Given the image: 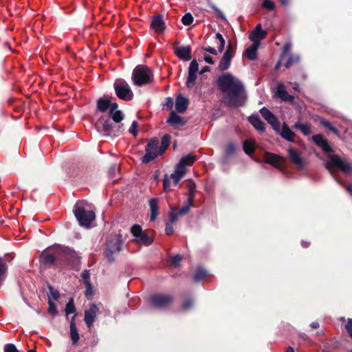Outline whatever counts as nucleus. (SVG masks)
Here are the masks:
<instances>
[{
    "label": "nucleus",
    "mask_w": 352,
    "mask_h": 352,
    "mask_svg": "<svg viewBox=\"0 0 352 352\" xmlns=\"http://www.w3.org/2000/svg\"><path fill=\"white\" fill-rule=\"evenodd\" d=\"M219 89L226 95L225 104L230 107H239L245 105L247 94L243 84L234 78L231 74L220 76L217 79Z\"/></svg>",
    "instance_id": "f257e3e1"
},
{
    "label": "nucleus",
    "mask_w": 352,
    "mask_h": 352,
    "mask_svg": "<svg viewBox=\"0 0 352 352\" xmlns=\"http://www.w3.org/2000/svg\"><path fill=\"white\" fill-rule=\"evenodd\" d=\"M329 161L325 163V168L329 170L331 175L334 177L336 182L341 186L345 184V182L341 179L338 178L335 175L333 169V166L339 168L340 170L344 173V174H349L352 172V162L348 160H343L338 155H329Z\"/></svg>",
    "instance_id": "f03ea898"
},
{
    "label": "nucleus",
    "mask_w": 352,
    "mask_h": 352,
    "mask_svg": "<svg viewBox=\"0 0 352 352\" xmlns=\"http://www.w3.org/2000/svg\"><path fill=\"white\" fill-rule=\"evenodd\" d=\"M58 267L69 269L78 263V257L72 249L58 245Z\"/></svg>",
    "instance_id": "7ed1b4c3"
},
{
    "label": "nucleus",
    "mask_w": 352,
    "mask_h": 352,
    "mask_svg": "<svg viewBox=\"0 0 352 352\" xmlns=\"http://www.w3.org/2000/svg\"><path fill=\"white\" fill-rule=\"evenodd\" d=\"M95 126L104 136L118 137L121 134L122 124H113L109 116H102L97 120Z\"/></svg>",
    "instance_id": "20e7f679"
},
{
    "label": "nucleus",
    "mask_w": 352,
    "mask_h": 352,
    "mask_svg": "<svg viewBox=\"0 0 352 352\" xmlns=\"http://www.w3.org/2000/svg\"><path fill=\"white\" fill-rule=\"evenodd\" d=\"M132 80L135 85L141 87L151 83L153 80V74L147 66L138 65L133 71Z\"/></svg>",
    "instance_id": "39448f33"
},
{
    "label": "nucleus",
    "mask_w": 352,
    "mask_h": 352,
    "mask_svg": "<svg viewBox=\"0 0 352 352\" xmlns=\"http://www.w3.org/2000/svg\"><path fill=\"white\" fill-rule=\"evenodd\" d=\"M73 212L80 226L88 228L95 219V213L91 210L86 209L81 201L76 203Z\"/></svg>",
    "instance_id": "423d86ee"
},
{
    "label": "nucleus",
    "mask_w": 352,
    "mask_h": 352,
    "mask_svg": "<svg viewBox=\"0 0 352 352\" xmlns=\"http://www.w3.org/2000/svg\"><path fill=\"white\" fill-rule=\"evenodd\" d=\"M116 96L123 101H131L133 98V92L129 83L122 78H117L113 83Z\"/></svg>",
    "instance_id": "0eeeda50"
},
{
    "label": "nucleus",
    "mask_w": 352,
    "mask_h": 352,
    "mask_svg": "<svg viewBox=\"0 0 352 352\" xmlns=\"http://www.w3.org/2000/svg\"><path fill=\"white\" fill-rule=\"evenodd\" d=\"M58 245L49 247L43 250L40 256L41 263L47 267L55 266L58 267Z\"/></svg>",
    "instance_id": "6e6552de"
},
{
    "label": "nucleus",
    "mask_w": 352,
    "mask_h": 352,
    "mask_svg": "<svg viewBox=\"0 0 352 352\" xmlns=\"http://www.w3.org/2000/svg\"><path fill=\"white\" fill-rule=\"evenodd\" d=\"M122 243V236L120 234L111 236L107 241L105 254L109 261L112 262L114 261L113 254L120 252Z\"/></svg>",
    "instance_id": "1a4fd4ad"
},
{
    "label": "nucleus",
    "mask_w": 352,
    "mask_h": 352,
    "mask_svg": "<svg viewBox=\"0 0 352 352\" xmlns=\"http://www.w3.org/2000/svg\"><path fill=\"white\" fill-rule=\"evenodd\" d=\"M173 299L170 294H153L150 297L149 305L156 309H166L171 305Z\"/></svg>",
    "instance_id": "9d476101"
},
{
    "label": "nucleus",
    "mask_w": 352,
    "mask_h": 352,
    "mask_svg": "<svg viewBox=\"0 0 352 352\" xmlns=\"http://www.w3.org/2000/svg\"><path fill=\"white\" fill-rule=\"evenodd\" d=\"M262 117L270 124L272 129L276 131L280 130V122L276 116L265 107L259 110Z\"/></svg>",
    "instance_id": "9b49d317"
},
{
    "label": "nucleus",
    "mask_w": 352,
    "mask_h": 352,
    "mask_svg": "<svg viewBox=\"0 0 352 352\" xmlns=\"http://www.w3.org/2000/svg\"><path fill=\"white\" fill-rule=\"evenodd\" d=\"M100 312V307L95 303H92L89 309L85 311L84 320L88 328H91Z\"/></svg>",
    "instance_id": "f8f14e48"
},
{
    "label": "nucleus",
    "mask_w": 352,
    "mask_h": 352,
    "mask_svg": "<svg viewBox=\"0 0 352 352\" xmlns=\"http://www.w3.org/2000/svg\"><path fill=\"white\" fill-rule=\"evenodd\" d=\"M289 158L298 168H303L305 166V162L301 157L300 153L292 147L287 149Z\"/></svg>",
    "instance_id": "ddd939ff"
},
{
    "label": "nucleus",
    "mask_w": 352,
    "mask_h": 352,
    "mask_svg": "<svg viewBox=\"0 0 352 352\" xmlns=\"http://www.w3.org/2000/svg\"><path fill=\"white\" fill-rule=\"evenodd\" d=\"M231 49L232 45L231 43H229L226 52H224L219 63L218 69L221 72L227 70L230 66L231 60L232 58L233 57Z\"/></svg>",
    "instance_id": "4468645a"
},
{
    "label": "nucleus",
    "mask_w": 352,
    "mask_h": 352,
    "mask_svg": "<svg viewBox=\"0 0 352 352\" xmlns=\"http://www.w3.org/2000/svg\"><path fill=\"white\" fill-rule=\"evenodd\" d=\"M313 142L322 151L327 153L333 152V149L329 144V141L324 138L321 134H317L312 136Z\"/></svg>",
    "instance_id": "2eb2a0df"
},
{
    "label": "nucleus",
    "mask_w": 352,
    "mask_h": 352,
    "mask_svg": "<svg viewBox=\"0 0 352 352\" xmlns=\"http://www.w3.org/2000/svg\"><path fill=\"white\" fill-rule=\"evenodd\" d=\"M266 36L267 32L262 30L261 24L258 23L250 34L249 38L253 42V43H257L258 45H260V41L264 39Z\"/></svg>",
    "instance_id": "dca6fc26"
},
{
    "label": "nucleus",
    "mask_w": 352,
    "mask_h": 352,
    "mask_svg": "<svg viewBox=\"0 0 352 352\" xmlns=\"http://www.w3.org/2000/svg\"><path fill=\"white\" fill-rule=\"evenodd\" d=\"M275 95L277 98H280L284 102H293L294 97L289 95L286 90L285 86L283 83H278L277 85L276 91Z\"/></svg>",
    "instance_id": "f3484780"
},
{
    "label": "nucleus",
    "mask_w": 352,
    "mask_h": 352,
    "mask_svg": "<svg viewBox=\"0 0 352 352\" xmlns=\"http://www.w3.org/2000/svg\"><path fill=\"white\" fill-rule=\"evenodd\" d=\"M151 28L158 34L164 32L166 25L162 15H157L152 19Z\"/></svg>",
    "instance_id": "a211bd4d"
},
{
    "label": "nucleus",
    "mask_w": 352,
    "mask_h": 352,
    "mask_svg": "<svg viewBox=\"0 0 352 352\" xmlns=\"http://www.w3.org/2000/svg\"><path fill=\"white\" fill-rule=\"evenodd\" d=\"M166 122L172 126L179 127L185 125L186 120L182 117L177 115L175 111H172L170 113Z\"/></svg>",
    "instance_id": "6ab92c4d"
},
{
    "label": "nucleus",
    "mask_w": 352,
    "mask_h": 352,
    "mask_svg": "<svg viewBox=\"0 0 352 352\" xmlns=\"http://www.w3.org/2000/svg\"><path fill=\"white\" fill-rule=\"evenodd\" d=\"M248 122L254 126V128L260 133L265 131V124L261 120L258 114H252L248 118Z\"/></svg>",
    "instance_id": "aec40b11"
},
{
    "label": "nucleus",
    "mask_w": 352,
    "mask_h": 352,
    "mask_svg": "<svg viewBox=\"0 0 352 352\" xmlns=\"http://www.w3.org/2000/svg\"><path fill=\"white\" fill-rule=\"evenodd\" d=\"M175 54L183 60H190L191 59V48L190 46L178 47L175 50Z\"/></svg>",
    "instance_id": "412c9836"
},
{
    "label": "nucleus",
    "mask_w": 352,
    "mask_h": 352,
    "mask_svg": "<svg viewBox=\"0 0 352 352\" xmlns=\"http://www.w3.org/2000/svg\"><path fill=\"white\" fill-rule=\"evenodd\" d=\"M196 160L197 157L195 155L192 154L186 155L179 160V162L176 164V166L182 168V170H186V166L192 165Z\"/></svg>",
    "instance_id": "4be33fe9"
},
{
    "label": "nucleus",
    "mask_w": 352,
    "mask_h": 352,
    "mask_svg": "<svg viewBox=\"0 0 352 352\" xmlns=\"http://www.w3.org/2000/svg\"><path fill=\"white\" fill-rule=\"evenodd\" d=\"M265 161L273 166L278 167V164L284 161V157L278 155L267 152L265 155Z\"/></svg>",
    "instance_id": "5701e85b"
},
{
    "label": "nucleus",
    "mask_w": 352,
    "mask_h": 352,
    "mask_svg": "<svg viewBox=\"0 0 352 352\" xmlns=\"http://www.w3.org/2000/svg\"><path fill=\"white\" fill-rule=\"evenodd\" d=\"M188 100L179 95L175 99V110L178 113H184L188 108Z\"/></svg>",
    "instance_id": "b1692460"
},
{
    "label": "nucleus",
    "mask_w": 352,
    "mask_h": 352,
    "mask_svg": "<svg viewBox=\"0 0 352 352\" xmlns=\"http://www.w3.org/2000/svg\"><path fill=\"white\" fill-rule=\"evenodd\" d=\"M148 204L151 210L150 220L153 221L156 219L159 214L158 199H151L149 200Z\"/></svg>",
    "instance_id": "393cba45"
},
{
    "label": "nucleus",
    "mask_w": 352,
    "mask_h": 352,
    "mask_svg": "<svg viewBox=\"0 0 352 352\" xmlns=\"http://www.w3.org/2000/svg\"><path fill=\"white\" fill-rule=\"evenodd\" d=\"M76 315L73 316L70 321V338L73 344H76L79 340V334L75 323Z\"/></svg>",
    "instance_id": "a878e982"
},
{
    "label": "nucleus",
    "mask_w": 352,
    "mask_h": 352,
    "mask_svg": "<svg viewBox=\"0 0 352 352\" xmlns=\"http://www.w3.org/2000/svg\"><path fill=\"white\" fill-rule=\"evenodd\" d=\"M280 135L282 138L290 142H294L295 133L289 129L288 125L283 123L280 131Z\"/></svg>",
    "instance_id": "bb28decb"
},
{
    "label": "nucleus",
    "mask_w": 352,
    "mask_h": 352,
    "mask_svg": "<svg viewBox=\"0 0 352 352\" xmlns=\"http://www.w3.org/2000/svg\"><path fill=\"white\" fill-rule=\"evenodd\" d=\"M186 170H182L175 166L174 172L170 175V178L173 179L174 185L177 186L179 180L184 176Z\"/></svg>",
    "instance_id": "cd10ccee"
},
{
    "label": "nucleus",
    "mask_w": 352,
    "mask_h": 352,
    "mask_svg": "<svg viewBox=\"0 0 352 352\" xmlns=\"http://www.w3.org/2000/svg\"><path fill=\"white\" fill-rule=\"evenodd\" d=\"M259 45L257 43H253L245 50V55L250 60H254L257 58V50Z\"/></svg>",
    "instance_id": "c85d7f7f"
},
{
    "label": "nucleus",
    "mask_w": 352,
    "mask_h": 352,
    "mask_svg": "<svg viewBox=\"0 0 352 352\" xmlns=\"http://www.w3.org/2000/svg\"><path fill=\"white\" fill-rule=\"evenodd\" d=\"M255 145L256 142L254 140H246L243 143V149L247 155H250L255 151Z\"/></svg>",
    "instance_id": "c756f323"
},
{
    "label": "nucleus",
    "mask_w": 352,
    "mask_h": 352,
    "mask_svg": "<svg viewBox=\"0 0 352 352\" xmlns=\"http://www.w3.org/2000/svg\"><path fill=\"white\" fill-rule=\"evenodd\" d=\"M146 153L145 155L142 157V163L147 164L150 162L154 160L158 155H161L162 154H160L158 153H155L154 151H151L148 150H146L145 148Z\"/></svg>",
    "instance_id": "7c9ffc66"
},
{
    "label": "nucleus",
    "mask_w": 352,
    "mask_h": 352,
    "mask_svg": "<svg viewBox=\"0 0 352 352\" xmlns=\"http://www.w3.org/2000/svg\"><path fill=\"white\" fill-rule=\"evenodd\" d=\"M110 106V100L100 98L97 101V109L101 112H106Z\"/></svg>",
    "instance_id": "2f4dec72"
},
{
    "label": "nucleus",
    "mask_w": 352,
    "mask_h": 352,
    "mask_svg": "<svg viewBox=\"0 0 352 352\" xmlns=\"http://www.w3.org/2000/svg\"><path fill=\"white\" fill-rule=\"evenodd\" d=\"M8 271V265L0 256V287L3 283Z\"/></svg>",
    "instance_id": "473e14b6"
},
{
    "label": "nucleus",
    "mask_w": 352,
    "mask_h": 352,
    "mask_svg": "<svg viewBox=\"0 0 352 352\" xmlns=\"http://www.w3.org/2000/svg\"><path fill=\"white\" fill-rule=\"evenodd\" d=\"M137 243L144 245H150L153 243L152 239L144 233H142L139 237L134 240Z\"/></svg>",
    "instance_id": "72a5a7b5"
},
{
    "label": "nucleus",
    "mask_w": 352,
    "mask_h": 352,
    "mask_svg": "<svg viewBox=\"0 0 352 352\" xmlns=\"http://www.w3.org/2000/svg\"><path fill=\"white\" fill-rule=\"evenodd\" d=\"M170 140V136L168 134H166L162 136L161 139V144L159 148V153L163 154L165 151L167 149Z\"/></svg>",
    "instance_id": "f704fd0d"
},
{
    "label": "nucleus",
    "mask_w": 352,
    "mask_h": 352,
    "mask_svg": "<svg viewBox=\"0 0 352 352\" xmlns=\"http://www.w3.org/2000/svg\"><path fill=\"white\" fill-rule=\"evenodd\" d=\"M159 148L158 139L153 138L149 140L145 148L151 151H154L155 153H158Z\"/></svg>",
    "instance_id": "c9c22d12"
},
{
    "label": "nucleus",
    "mask_w": 352,
    "mask_h": 352,
    "mask_svg": "<svg viewBox=\"0 0 352 352\" xmlns=\"http://www.w3.org/2000/svg\"><path fill=\"white\" fill-rule=\"evenodd\" d=\"M208 275V272L205 269L201 267H198L195 271L193 280L195 281H199L203 280Z\"/></svg>",
    "instance_id": "e433bc0d"
},
{
    "label": "nucleus",
    "mask_w": 352,
    "mask_h": 352,
    "mask_svg": "<svg viewBox=\"0 0 352 352\" xmlns=\"http://www.w3.org/2000/svg\"><path fill=\"white\" fill-rule=\"evenodd\" d=\"M294 128L300 130L304 135H309L311 133V127L308 124L298 122L294 124Z\"/></svg>",
    "instance_id": "4c0bfd02"
},
{
    "label": "nucleus",
    "mask_w": 352,
    "mask_h": 352,
    "mask_svg": "<svg viewBox=\"0 0 352 352\" xmlns=\"http://www.w3.org/2000/svg\"><path fill=\"white\" fill-rule=\"evenodd\" d=\"M188 199L187 201L192 203L193 202L195 197V192L196 190V184L193 182H191L188 186Z\"/></svg>",
    "instance_id": "58836bf2"
},
{
    "label": "nucleus",
    "mask_w": 352,
    "mask_h": 352,
    "mask_svg": "<svg viewBox=\"0 0 352 352\" xmlns=\"http://www.w3.org/2000/svg\"><path fill=\"white\" fill-rule=\"evenodd\" d=\"M320 123L324 127H325L327 129H329L335 135L339 136L340 133H339L338 130L336 127L332 126V124H331V123L330 122H329V121H327L326 120H324V119H321L320 121Z\"/></svg>",
    "instance_id": "ea45409f"
},
{
    "label": "nucleus",
    "mask_w": 352,
    "mask_h": 352,
    "mask_svg": "<svg viewBox=\"0 0 352 352\" xmlns=\"http://www.w3.org/2000/svg\"><path fill=\"white\" fill-rule=\"evenodd\" d=\"M110 118H112V120L116 123L118 124L121 122V121L124 119L123 114L120 110H118L117 111H114L112 113H109L108 116Z\"/></svg>",
    "instance_id": "a19ab883"
},
{
    "label": "nucleus",
    "mask_w": 352,
    "mask_h": 352,
    "mask_svg": "<svg viewBox=\"0 0 352 352\" xmlns=\"http://www.w3.org/2000/svg\"><path fill=\"white\" fill-rule=\"evenodd\" d=\"M300 61V56L298 54H292L285 64L286 68L290 67L292 65L298 63Z\"/></svg>",
    "instance_id": "79ce46f5"
},
{
    "label": "nucleus",
    "mask_w": 352,
    "mask_h": 352,
    "mask_svg": "<svg viewBox=\"0 0 352 352\" xmlns=\"http://www.w3.org/2000/svg\"><path fill=\"white\" fill-rule=\"evenodd\" d=\"M193 206L192 203H190L186 201V202L184 204V206L179 209L177 210V213L179 214L180 216H184L188 214L190 210V208Z\"/></svg>",
    "instance_id": "37998d69"
},
{
    "label": "nucleus",
    "mask_w": 352,
    "mask_h": 352,
    "mask_svg": "<svg viewBox=\"0 0 352 352\" xmlns=\"http://www.w3.org/2000/svg\"><path fill=\"white\" fill-rule=\"evenodd\" d=\"M215 38L219 41V44L217 45L218 50L219 52H222L225 48L226 41L223 38L222 34L219 32H217L215 34Z\"/></svg>",
    "instance_id": "c03bdc74"
},
{
    "label": "nucleus",
    "mask_w": 352,
    "mask_h": 352,
    "mask_svg": "<svg viewBox=\"0 0 352 352\" xmlns=\"http://www.w3.org/2000/svg\"><path fill=\"white\" fill-rule=\"evenodd\" d=\"M197 74L195 73H189L188 75V78L186 82V85L188 88H191L195 85V80L197 79Z\"/></svg>",
    "instance_id": "a18cd8bd"
},
{
    "label": "nucleus",
    "mask_w": 352,
    "mask_h": 352,
    "mask_svg": "<svg viewBox=\"0 0 352 352\" xmlns=\"http://www.w3.org/2000/svg\"><path fill=\"white\" fill-rule=\"evenodd\" d=\"M193 21L194 18L190 12L186 13L182 18V23L185 26L191 25Z\"/></svg>",
    "instance_id": "49530a36"
},
{
    "label": "nucleus",
    "mask_w": 352,
    "mask_h": 352,
    "mask_svg": "<svg viewBox=\"0 0 352 352\" xmlns=\"http://www.w3.org/2000/svg\"><path fill=\"white\" fill-rule=\"evenodd\" d=\"M65 311L67 316L76 312V308L72 298H70L66 304Z\"/></svg>",
    "instance_id": "de8ad7c7"
},
{
    "label": "nucleus",
    "mask_w": 352,
    "mask_h": 352,
    "mask_svg": "<svg viewBox=\"0 0 352 352\" xmlns=\"http://www.w3.org/2000/svg\"><path fill=\"white\" fill-rule=\"evenodd\" d=\"M48 312L50 315L56 316L58 314V311L55 303L49 298L48 299Z\"/></svg>",
    "instance_id": "09e8293b"
},
{
    "label": "nucleus",
    "mask_w": 352,
    "mask_h": 352,
    "mask_svg": "<svg viewBox=\"0 0 352 352\" xmlns=\"http://www.w3.org/2000/svg\"><path fill=\"white\" fill-rule=\"evenodd\" d=\"M131 232L135 238H138L141 235L142 232V228L140 225L135 224L131 228Z\"/></svg>",
    "instance_id": "8fccbe9b"
},
{
    "label": "nucleus",
    "mask_w": 352,
    "mask_h": 352,
    "mask_svg": "<svg viewBox=\"0 0 352 352\" xmlns=\"http://www.w3.org/2000/svg\"><path fill=\"white\" fill-rule=\"evenodd\" d=\"M177 210L175 208H172L168 214L169 223H175L178 219L179 214L177 213Z\"/></svg>",
    "instance_id": "3c124183"
},
{
    "label": "nucleus",
    "mask_w": 352,
    "mask_h": 352,
    "mask_svg": "<svg viewBox=\"0 0 352 352\" xmlns=\"http://www.w3.org/2000/svg\"><path fill=\"white\" fill-rule=\"evenodd\" d=\"M198 69H199V64H198L197 60L194 59L191 61V63L189 65L188 72L197 74Z\"/></svg>",
    "instance_id": "603ef678"
},
{
    "label": "nucleus",
    "mask_w": 352,
    "mask_h": 352,
    "mask_svg": "<svg viewBox=\"0 0 352 352\" xmlns=\"http://www.w3.org/2000/svg\"><path fill=\"white\" fill-rule=\"evenodd\" d=\"M49 290H50V296H49V298L50 299L52 298L54 300H57L59 298L60 294H59V292L57 289H54L52 286H50L49 287Z\"/></svg>",
    "instance_id": "864d4df0"
},
{
    "label": "nucleus",
    "mask_w": 352,
    "mask_h": 352,
    "mask_svg": "<svg viewBox=\"0 0 352 352\" xmlns=\"http://www.w3.org/2000/svg\"><path fill=\"white\" fill-rule=\"evenodd\" d=\"M236 150V146L234 143L230 142L229 143L225 149V153L227 155H230L234 153Z\"/></svg>",
    "instance_id": "5fc2aeb1"
},
{
    "label": "nucleus",
    "mask_w": 352,
    "mask_h": 352,
    "mask_svg": "<svg viewBox=\"0 0 352 352\" xmlns=\"http://www.w3.org/2000/svg\"><path fill=\"white\" fill-rule=\"evenodd\" d=\"M210 8L215 12V13L223 20H226V16L223 12L219 10L214 4H210Z\"/></svg>",
    "instance_id": "6e6d98bb"
},
{
    "label": "nucleus",
    "mask_w": 352,
    "mask_h": 352,
    "mask_svg": "<svg viewBox=\"0 0 352 352\" xmlns=\"http://www.w3.org/2000/svg\"><path fill=\"white\" fill-rule=\"evenodd\" d=\"M263 6L268 10H272L275 8V4L271 0H264L263 2Z\"/></svg>",
    "instance_id": "4d7b16f0"
},
{
    "label": "nucleus",
    "mask_w": 352,
    "mask_h": 352,
    "mask_svg": "<svg viewBox=\"0 0 352 352\" xmlns=\"http://www.w3.org/2000/svg\"><path fill=\"white\" fill-rule=\"evenodd\" d=\"M4 352H19L14 344H6L4 346Z\"/></svg>",
    "instance_id": "13d9d810"
},
{
    "label": "nucleus",
    "mask_w": 352,
    "mask_h": 352,
    "mask_svg": "<svg viewBox=\"0 0 352 352\" xmlns=\"http://www.w3.org/2000/svg\"><path fill=\"white\" fill-rule=\"evenodd\" d=\"M292 49V44L290 43H286L283 47L280 58H283Z\"/></svg>",
    "instance_id": "bf43d9fd"
},
{
    "label": "nucleus",
    "mask_w": 352,
    "mask_h": 352,
    "mask_svg": "<svg viewBox=\"0 0 352 352\" xmlns=\"http://www.w3.org/2000/svg\"><path fill=\"white\" fill-rule=\"evenodd\" d=\"M182 260V256L179 254H177L171 258V263L175 267H177Z\"/></svg>",
    "instance_id": "052dcab7"
},
{
    "label": "nucleus",
    "mask_w": 352,
    "mask_h": 352,
    "mask_svg": "<svg viewBox=\"0 0 352 352\" xmlns=\"http://www.w3.org/2000/svg\"><path fill=\"white\" fill-rule=\"evenodd\" d=\"M81 278L83 279L85 283L87 282L91 283L90 271L88 270H83L81 273Z\"/></svg>",
    "instance_id": "680f3d73"
},
{
    "label": "nucleus",
    "mask_w": 352,
    "mask_h": 352,
    "mask_svg": "<svg viewBox=\"0 0 352 352\" xmlns=\"http://www.w3.org/2000/svg\"><path fill=\"white\" fill-rule=\"evenodd\" d=\"M138 122L136 121H133L129 129V133L133 135L136 136L138 134Z\"/></svg>",
    "instance_id": "e2e57ef3"
},
{
    "label": "nucleus",
    "mask_w": 352,
    "mask_h": 352,
    "mask_svg": "<svg viewBox=\"0 0 352 352\" xmlns=\"http://www.w3.org/2000/svg\"><path fill=\"white\" fill-rule=\"evenodd\" d=\"M85 296L87 297L92 296L93 290H92V286H91V283L87 282V283H85Z\"/></svg>",
    "instance_id": "0e129e2a"
},
{
    "label": "nucleus",
    "mask_w": 352,
    "mask_h": 352,
    "mask_svg": "<svg viewBox=\"0 0 352 352\" xmlns=\"http://www.w3.org/2000/svg\"><path fill=\"white\" fill-rule=\"evenodd\" d=\"M173 223L167 222L165 226V232L167 235H171L174 232Z\"/></svg>",
    "instance_id": "69168bd1"
},
{
    "label": "nucleus",
    "mask_w": 352,
    "mask_h": 352,
    "mask_svg": "<svg viewBox=\"0 0 352 352\" xmlns=\"http://www.w3.org/2000/svg\"><path fill=\"white\" fill-rule=\"evenodd\" d=\"M193 305V301L192 299H188L184 302V303L182 305V309L183 310H188L190 308H191Z\"/></svg>",
    "instance_id": "338daca9"
},
{
    "label": "nucleus",
    "mask_w": 352,
    "mask_h": 352,
    "mask_svg": "<svg viewBox=\"0 0 352 352\" xmlns=\"http://www.w3.org/2000/svg\"><path fill=\"white\" fill-rule=\"evenodd\" d=\"M345 328L350 336H352V318L348 320L347 323L345 324Z\"/></svg>",
    "instance_id": "774afa93"
}]
</instances>
